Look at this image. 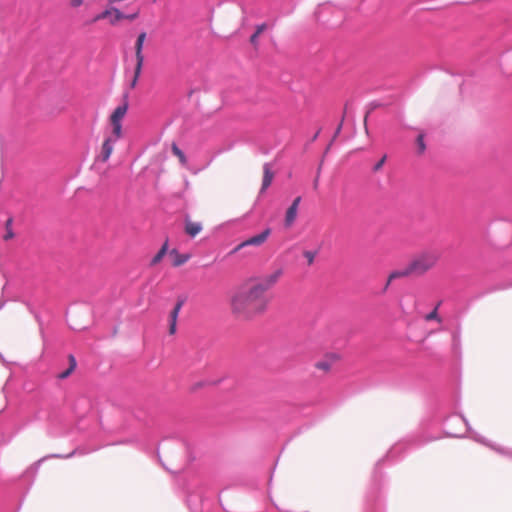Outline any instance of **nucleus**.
Listing matches in <instances>:
<instances>
[{
	"instance_id": "2eb2a0df",
	"label": "nucleus",
	"mask_w": 512,
	"mask_h": 512,
	"mask_svg": "<svg viewBox=\"0 0 512 512\" xmlns=\"http://www.w3.org/2000/svg\"><path fill=\"white\" fill-rule=\"evenodd\" d=\"M167 250H168V241H165L164 244L162 245L161 249L152 258L151 264L152 265L158 264L163 259V257L166 255Z\"/></svg>"
},
{
	"instance_id": "5701e85b",
	"label": "nucleus",
	"mask_w": 512,
	"mask_h": 512,
	"mask_svg": "<svg viewBox=\"0 0 512 512\" xmlns=\"http://www.w3.org/2000/svg\"><path fill=\"white\" fill-rule=\"evenodd\" d=\"M425 320L426 321H431V320L440 321V319L438 318L437 307L425 316Z\"/></svg>"
},
{
	"instance_id": "6e6552de",
	"label": "nucleus",
	"mask_w": 512,
	"mask_h": 512,
	"mask_svg": "<svg viewBox=\"0 0 512 512\" xmlns=\"http://www.w3.org/2000/svg\"><path fill=\"white\" fill-rule=\"evenodd\" d=\"M183 301L179 300L169 315V334L174 335L176 333V327H177V319L179 312L183 306Z\"/></svg>"
},
{
	"instance_id": "aec40b11",
	"label": "nucleus",
	"mask_w": 512,
	"mask_h": 512,
	"mask_svg": "<svg viewBox=\"0 0 512 512\" xmlns=\"http://www.w3.org/2000/svg\"><path fill=\"white\" fill-rule=\"evenodd\" d=\"M12 223H13V219L12 218H9L6 223H5V228H6V234L4 235V240H10L14 237V232L12 230Z\"/></svg>"
},
{
	"instance_id": "0eeeda50",
	"label": "nucleus",
	"mask_w": 512,
	"mask_h": 512,
	"mask_svg": "<svg viewBox=\"0 0 512 512\" xmlns=\"http://www.w3.org/2000/svg\"><path fill=\"white\" fill-rule=\"evenodd\" d=\"M301 201V197H296L291 206L287 209L286 215H285V225L286 227L292 226V224L295 222L298 212V206Z\"/></svg>"
},
{
	"instance_id": "4be33fe9",
	"label": "nucleus",
	"mask_w": 512,
	"mask_h": 512,
	"mask_svg": "<svg viewBox=\"0 0 512 512\" xmlns=\"http://www.w3.org/2000/svg\"><path fill=\"white\" fill-rule=\"evenodd\" d=\"M416 144H417L418 153L419 154H423L425 149H426V146H425V143H424V136L422 134H420L417 137Z\"/></svg>"
},
{
	"instance_id": "39448f33",
	"label": "nucleus",
	"mask_w": 512,
	"mask_h": 512,
	"mask_svg": "<svg viewBox=\"0 0 512 512\" xmlns=\"http://www.w3.org/2000/svg\"><path fill=\"white\" fill-rule=\"evenodd\" d=\"M116 141L106 137L102 143L100 154L97 156V160L105 163L109 160L110 156L114 151Z\"/></svg>"
},
{
	"instance_id": "9d476101",
	"label": "nucleus",
	"mask_w": 512,
	"mask_h": 512,
	"mask_svg": "<svg viewBox=\"0 0 512 512\" xmlns=\"http://www.w3.org/2000/svg\"><path fill=\"white\" fill-rule=\"evenodd\" d=\"M128 110V101L125 99L122 105L118 106L110 116V122H121Z\"/></svg>"
},
{
	"instance_id": "7ed1b4c3",
	"label": "nucleus",
	"mask_w": 512,
	"mask_h": 512,
	"mask_svg": "<svg viewBox=\"0 0 512 512\" xmlns=\"http://www.w3.org/2000/svg\"><path fill=\"white\" fill-rule=\"evenodd\" d=\"M139 13H140V10L137 9L134 13L125 15L119 9H117L113 6H108L104 11L97 14L94 17V19L92 20V22L95 23V22L103 20V19H108L109 23L111 25H116L119 21H121L123 19H127L129 21L135 20L136 18H138Z\"/></svg>"
},
{
	"instance_id": "a878e982",
	"label": "nucleus",
	"mask_w": 512,
	"mask_h": 512,
	"mask_svg": "<svg viewBox=\"0 0 512 512\" xmlns=\"http://www.w3.org/2000/svg\"><path fill=\"white\" fill-rule=\"evenodd\" d=\"M84 0H70L69 5L72 8H78L83 5Z\"/></svg>"
},
{
	"instance_id": "dca6fc26",
	"label": "nucleus",
	"mask_w": 512,
	"mask_h": 512,
	"mask_svg": "<svg viewBox=\"0 0 512 512\" xmlns=\"http://www.w3.org/2000/svg\"><path fill=\"white\" fill-rule=\"evenodd\" d=\"M267 28V25L265 23H262L256 27L255 33L250 37V43L253 46H257L258 44V37L259 35L264 32Z\"/></svg>"
},
{
	"instance_id": "f03ea898",
	"label": "nucleus",
	"mask_w": 512,
	"mask_h": 512,
	"mask_svg": "<svg viewBox=\"0 0 512 512\" xmlns=\"http://www.w3.org/2000/svg\"><path fill=\"white\" fill-rule=\"evenodd\" d=\"M439 258L440 254L437 251H424L409 263L411 271L414 275H423L437 264Z\"/></svg>"
},
{
	"instance_id": "a211bd4d",
	"label": "nucleus",
	"mask_w": 512,
	"mask_h": 512,
	"mask_svg": "<svg viewBox=\"0 0 512 512\" xmlns=\"http://www.w3.org/2000/svg\"><path fill=\"white\" fill-rule=\"evenodd\" d=\"M171 149H172L173 154L179 159V162L182 165H186L187 158H186L185 154L182 152V150L175 143L172 144Z\"/></svg>"
},
{
	"instance_id": "f257e3e1",
	"label": "nucleus",
	"mask_w": 512,
	"mask_h": 512,
	"mask_svg": "<svg viewBox=\"0 0 512 512\" xmlns=\"http://www.w3.org/2000/svg\"><path fill=\"white\" fill-rule=\"evenodd\" d=\"M282 274V269H277L270 274L247 277L230 296L232 315L249 321L264 314L270 304L268 291L278 283Z\"/></svg>"
},
{
	"instance_id": "393cba45",
	"label": "nucleus",
	"mask_w": 512,
	"mask_h": 512,
	"mask_svg": "<svg viewBox=\"0 0 512 512\" xmlns=\"http://www.w3.org/2000/svg\"><path fill=\"white\" fill-rule=\"evenodd\" d=\"M304 257L307 259L308 264L310 265L314 261L315 254L313 252H311V251H305L304 252Z\"/></svg>"
},
{
	"instance_id": "f3484780",
	"label": "nucleus",
	"mask_w": 512,
	"mask_h": 512,
	"mask_svg": "<svg viewBox=\"0 0 512 512\" xmlns=\"http://www.w3.org/2000/svg\"><path fill=\"white\" fill-rule=\"evenodd\" d=\"M135 57H136V65H135L136 74H141L142 68H143V63H144L143 51L135 50Z\"/></svg>"
},
{
	"instance_id": "412c9836",
	"label": "nucleus",
	"mask_w": 512,
	"mask_h": 512,
	"mask_svg": "<svg viewBox=\"0 0 512 512\" xmlns=\"http://www.w3.org/2000/svg\"><path fill=\"white\" fill-rule=\"evenodd\" d=\"M146 39V32H141L135 42V50L143 51V45Z\"/></svg>"
},
{
	"instance_id": "9b49d317",
	"label": "nucleus",
	"mask_w": 512,
	"mask_h": 512,
	"mask_svg": "<svg viewBox=\"0 0 512 512\" xmlns=\"http://www.w3.org/2000/svg\"><path fill=\"white\" fill-rule=\"evenodd\" d=\"M410 275H414L413 271H411V267L410 265H408L406 268H404L403 270H397V271H393L389 277H388V280H387V283H386V286H385V289L390 285V283L395 280V279H398V278H403V277H407V276H410Z\"/></svg>"
},
{
	"instance_id": "f8f14e48",
	"label": "nucleus",
	"mask_w": 512,
	"mask_h": 512,
	"mask_svg": "<svg viewBox=\"0 0 512 512\" xmlns=\"http://www.w3.org/2000/svg\"><path fill=\"white\" fill-rule=\"evenodd\" d=\"M170 256L172 257L173 259V266L175 267H178V266H181L182 264L186 263L188 261V259L190 258L189 255L187 254H180L177 250L173 249L171 252H170Z\"/></svg>"
},
{
	"instance_id": "ddd939ff",
	"label": "nucleus",
	"mask_w": 512,
	"mask_h": 512,
	"mask_svg": "<svg viewBox=\"0 0 512 512\" xmlns=\"http://www.w3.org/2000/svg\"><path fill=\"white\" fill-rule=\"evenodd\" d=\"M110 123L112 125V132L108 136V138L117 142L123 135L122 124H121V122H110Z\"/></svg>"
},
{
	"instance_id": "bb28decb",
	"label": "nucleus",
	"mask_w": 512,
	"mask_h": 512,
	"mask_svg": "<svg viewBox=\"0 0 512 512\" xmlns=\"http://www.w3.org/2000/svg\"><path fill=\"white\" fill-rule=\"evenodd\" d=\"M141 74H136V69H134V76H133V79L130 83V86L131 88H135V86L137 85V82H138V79L140 77Z\"/></svg>"
},
{
	"instance_id": "b1692460",
	"label": "nucleus",
	"mask_w": 512,
	"mask_h": 512,
	"mask_svg": "<svg viewBox=\"0 0 512 512\" xmlns=\"http://www.w3.org/2000/svg\"><path fill=\"white\" fill-rule=\"evenodd\" d=\"M386 158H387V157H386V155H384V156H383V157H382V158H381V159H380V160L375 164V166H374V168H373V170H374L375 172H377V171L381 170V168L383 167V165H384V163H385V161H386Z\"/></svg>"
},
{
	"instance_id": "1a4fd4ad",
	"label": "nucleus",
	"mask_w": 512,
	"mask_h": 512,
	"mask_svg": "<svg viewBox=\"0 0 512 512\" xmlns=\"http://www.w3.org/2000/svg\"><path fill=\"white\" fill-rule=\"evenodd\" d=\"M274 178V173L271 170V166L268 163L263 165V180L260 192L263 193L271 185Z\"/></svg>"
},
{
	"instance_id": "cd10ccee",
	"label": "nucleus",
	"mask_w": 512,
	"mask_h": 512,
	"mask_svg": "<svg viewBox=\"0 0 512 512\" xmlns=\"http://www.w3.org/2000/svg\"><path fill=\"white\" fill-rule=\"evenodd\" d=\"M340 129H341V125H339V126H338V128H337V130H336V133H335V137L339 134Z\"/></svg>"
},
{
	"instance_id": "4468645a",
	"label": "nucleus",
	"mask_w": 512,
	"mask_h": 512,
	"mask_svg": "<svg viewBox=\"0 0 512 512\" xmlns=\"http://www.w3.org/2000/svg\"><path fill=\"white\" fill-rule=\"evenodd\" d=\"M68 360H69V368L67 370L61 372L58 375L59 379H66L67 377H69L72 374V372L76 368L77 363H76L75 357L73 355H69Z\"/></svg>"
},
{
	"instance_id": "6ab92c4d",
	"label": "nucleus",
	"mask_w": 512,
	"mask_h": 512,
	"mask_svg": "<svg viewBox=\"0 0 512 512\" xmlns=\"http://www.w3.org/2000/svg\"><path fill=\"white\" fill-rule=\"evenodd\" d=\"M333 361L330 359H325L316 362L315 367L319 370H323L325 372L329 371L331 369Z\"/></svg>"
},
{
	"instance_id": "423d86ee",
	"label": "nucleus",
	"mask_w": 512,
	"mask_h": 512,
	"mask_svg": "<svg viewBox=\"0 0 512 512\" xmlns=\"http://www.w3.org/2000/svg\"><path fill=\"white\" fill-rule=\"evenodd\" d=\"M203 230L201 222L192 221L190 217H185L184 220V232L194 238Z\"/></svg>"
},
{
	"instance_id": "20e7f679",
	"label": "nucleus",
	"mask_w": 512,
	"mask_h": 512,
	"mask_svg": "<svg viewBox=\"0 0 512 512\" xmlns=\"http://www.w3.org/2000/svg\"><path fill=\"white\" fill-rule=\"evenodd\" d=\"M271 229L266 228L260 234L250 237L249 239L238 244L233 250L232 253H236L240 251L242 248L246 246H261L270 236Z\"/></svg>"
}]
</instances>
